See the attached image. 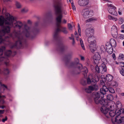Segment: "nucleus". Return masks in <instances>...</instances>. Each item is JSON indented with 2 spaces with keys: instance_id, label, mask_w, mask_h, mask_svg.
<instances>
[{
  "instance_id": "obj_1",
  "label": "nucleus",
  "mask_w": 124,
  "mask_h": 124,
  "mask_svg": "<svg viewBox=\"0 0 124 124\" xmlns=\"http://www.w3.org/2000/svg\"><path fill=\"white\" fill-rule=\"evenodd\" d=\"M39 22H37L35 23V26L31 30V28L26 24L24 26V30L23 32L21 33L19 31L14 30L12 33L10 34L9 37L4 36L6 33L9 32L10 31V28L8 26L5 27H1L2 30H0V43H3L5 45H7L9 42V37L16 38L18 39L15 44L13 45L12 48H19L23 47L26 45V40L23 36L24 34L25 36L30 39H34L36 34L39 31V30L37 26Z\"/></svg>"
},
{
  "instance_id": "obj_2",
  "label": "nucleus",
  "mask_w": 124,
  "mask_h": 124,
  "mask_svg": "<svg viewBox=\"0 0 124 124\" xmlns=\"http://www.w3.org/2000/svg\"><path fill=\"white\" fill-rule=\"evenodd\" d=\"M5 20L2 16H0V26L1 27H5L7 26L10 28L20 29L23 25L22 23L20 21H16L14 17L8 13H5Z\"/></svg>"
},
{
  "instance_id": "obj_3",
  "label": "nucleus",
  "mask_w": 124,
  "mask_h": 124,
  "mask_svg": "<svg viewBox=\"0 0 124 124\" xmlns=\"http://www.w3.org/2000/svg\"><path fill=\"white\" fill-rule=\"evenodd\" d=\"M108 91L112 93H114L115 92L114 90L112 88L108 87L107 88L106 86H103L100 89L99 92L94 93V101L95 103L96 104L100 103V104H106V102H108L106 100L103 99L99 100V99L100 97H101V98H103L104 95L105 94L106 92Z\"/></svg>"
},
{
  "instance_id": "obj_4",
  "label": "nucleus",
  "mask_w": 124,
  "mask_h": 124,
  "mask_svg": "<svg viewBox=\"0 0 124 124\" xmlns=\"http://www.w3.org/2000/svg\"><path fill=\"white\" fill-rule=\"evenodd\" d=\"M69 64V67L73 69L71 72L72 74H79L80 70L82 69V74L84 75L85 78L87 76V73L88 72L87 68L84 67L82 68V65L79 63V60L78 58H75L74 62H70Z\"/></svg>"
},
{
  "instance_id": "obj_5",
  "label": "nucleus",
  "mask_w": 124,
  "mask_h": 124,
  "mask_svg": "<svg viewBox=\"0 0 124 124\" xmlns=\"http://www.w3.org/2000/svg\"><path fill=\"white\" fill-rule=\"evenodd\" d=\"M53 4L55 14L57 16L55 19L56 22L61 23L62 14L66 15L67 14L66 11L62 9L63 3L58 0H54Z\"/></svg>"
},
{
  "instance_id": "obj_6",
  "label": "nucleus",
  "mask_w": 124,
  "mask_h": 124,
  "mask_svg": "<svg viewBox=\"0 0 124 124\" xmlns=\"http://www.w3.org/2000/svg\"><path fill=\"white\" fill-rule=\"evenodd\" d=\"M111 103L112 102H106V104H101L102 106L100 108V110L101 112L105 114L108 113L109 110H110V111L109 112V115L111 117H113L115 115L117 116V114L116 112V110L115 109L113 110V108H112Z\"/></svg>"
},
{
  "instance_id": "obj_7",
  "label": "nucleus",
  "mask_w": 124,
  "mask_h": 124,
  "mask_svg": "<svg viewBox=\"0 0 124 124\" xmlns=\"http://www.w3.org/2000/svg\"><path fill=\"white\" fill-rule=\"evenodd\" d=\"M5 47L4 46H1L0 48V65L1 64L0 63L2 61H4L5 65L8 66V57L11 55L12 52L10 50L6 51L5 53L4 56H2L3 51L5 50ZM1 71L0 69V74L1 73Z\"/></svg>"
},
{
  "instance_id": "obj_8",
  "label": "nucleus",
  "mask_w": 124,
  "mask_h": 124,
  "mask_svg": "<svg viewBox=\"0 0 124 124\" xmlns=\"http://www.w3.org/2000/svg\"><path fill=\"white\" fill-rule=\"evenodd\" d=\"M56 22V28L54 35V38L55 40L58 41L60 39V38L58 35L59 33L62 32L65 34H67L68 33V31L66 28L60 26L61 23Z\"/></svg>"
},
{
  "instance_id": "obj_9",
  "label": "nucleus",
  "mask_w": 124,
  "mask_h": 124,
  "mask_svg": "<svg viewBox=\"0 0 124 124\" xmlns=\"http://www.w3.org/2000/svg\"><path fill=\"white\" fill-rule=\"evenodd\" d=\"M92 75L90 74L88 78H87V84H94L93 85H91L93 91H97L98 90V86L96 84L97 82L99 80V78L97 75H95L94 78H93Z\"/></svg>"
},
{
  "instance_id": "obj_10",
  "label": "nucleus",
  "mask_w": 124,
  "mask_h": 124,
  "mask_svg": "<svg viewBox=\"0 0 124 124\" xmlns=\"http://www.w3.org/2000/svg\"><path fill=\"white\" fill-rule=\"evenodd\" d=\"M110 102H111L110 101ZM112 102L111 105H112V108H113V110L115 109L116 110V112L118 115H119L121 114L124 113V109H122V106L121 103L119 101H117L116 102V105L114 103H112Z\"/></svg>"
},
{
  "instance_id": "obj_11",
  "label": "nucleus",
  "mask_w": 124,
  "mask_h": 124,
  "mask_svg": "<svg viewBox=\"0 0 124 124\" xmlns=\"http://www.w3.org/2000/svg\"><path fill=\"white\" fill-rule=\"evenodd\" d=\"M94 39L93 36L88 37L87 39L88 42L90 44L89 45L90 49L92 52L95 51L96 45V41Z\"/></svg>"
},
{
  "instance_id": "obj_12",
  "label": "nucleus",
  "mask_w": 124,
  "mask_h": 124,
  "mask_svg": "<svg viewBox=\"0 0 124 124\" xmlns=\"http://www.w3.org/2000/svg\"><path fill=\"white\" fill-rule=\"evenodd\" d=\"M95 70L97 73L103 74L106 71V66L105 65L103 64H102L99 67L96 65L95 66Z\"/></svg>"
},
{
  "instance_id": "obj_13",
  "label": "nucleus",
  "mask_w": 124,
  "mask_h": 124,
  "mask_svg": "<svg viewBox=\"0 0 124 124\" xmlns=\"http://www.w3.org/2000/svg\"><path fill=\"white\" fill-rule=\"evenodd\" d=\"M112 123L114 124H117L123 122L124 124V117H121L120 115L116 116L115 120L112 119Z\"/></svg>"
},
{
  "instance_id": "obj_14",
  "label": "nucleus",
  "mask_w": 124,
  "mask_h": 124,
  "mask_svg": "<svg viewBox=\"0 0 124 124\" xmlns=\"http://www.w3.org/2000/svg\"><path fill=\"white\" fill-rule=\"evenodd\" d=\"M82 11L83 16L85 18H88L89 17H91L93 15V11H89V9L87 8L83 9Z\"/></svg>"
},
{
  "instance_id": "obj_15",
  "label": "nucleus",
  "mask_w": 124,
  "mask_h": 124,
  "mask_svg": "<svg viewBox=\"0 0 124 124\" xmlns=\"http://www.w3.org/2000/svg\"><path fill=\"white\" fill-rule=\"evenodd\" d=\"M111 33L113 37L115 38H117V31L116 27L113 25L111 30Z\"/></svg>"
},
{
  "instance_id": "obj_16",
  "label": "nucleus",
  "mask_w": 124,
  "mask_h": 124,
  "mask_svg": "<svg viewBox=\"0 0 124 124\" xmlns=\"http://www.w3.org/2000/svg\"><path fill=\"white\" fill-rule=\"evenodd\" d=\"M93 29L91 28H86L85 31V34L87 37H90L93 35L94 33Z\"/></svg>"
},
{
  "instance_id": "obj_17",
  "label": "nucleus",
  "mask_w": 124,
  "mask_h": 124,
  "mask_svg": "<svg viewBox=\"0 0 124 124\" xmlns=\"http://www.w3.org/2000/svg\"><path fill=\"white\" fill-rule=\"evenodd\" d=\"M94 61L96 64H98L99 63V61L101 59V56L100 54L98 52H96L93 56Z\"/></svg>"
},
{
  "instance_id": "obj_18",
  "label": "nucleus",
  "mask_w": 124,
  "mask_h": 124,
  "mask_svg": "<svg viewBox=\"0 0 124 124\" xmlns=\"http://www.w3.org/2000/svg\"><path fill=\"white\" fill-rule=\"evenodd\" d=\"M78 5L81 6H84L88 4V0H78Z\"/></svg>"
},
{
  "instance_id": "obj_19",
  "label": "nucleus",
  "mask_w": 124,
  "mask_h": 124,
  "mask_svg": "<svg viewBox=\"0 0 124 124\" xmlns=\"http://www.w3.org/2000/svg\"><path fill=\"white\" fill-rule=\"evenodd\" d=\"M64 49V46L62 43H58L56 47V50L58 51H62Z\"/></svg>"
},
{
  "instance_id": "obj_20",
  "label": "nucleus",
  "mask_w": 124,
  "mask_h": 124,
  "mask_svg": "<svg viewBox=\"0 0 124 124\" xmlns=\"http://www.w3.org/2000/svg\"><path fill=\"white\" fill-rule=\"evenodd\" d=\"M116 9V8H110L108 9V11L110 14L116 16L117 15V13L115 10Z\"/></svg>"
},
{
  "instance_id": "obj_21",
  "label": "nucleus",
  "mask_w": 124,
  "mask_h": 124,
  "mask_svg": "<svg viewBox=\"0 0 124 124\" xmlns=\"http://www.w3.org/2000/svg\"><path fill=\"white\" fill-rule=\"evenodd\" d=\"M109 44L114 47H115L116 45V40L113 39H110Z\"/></svg>"
},
{
  "instance_id": "obj_22",
  "label": "nucleus",
  "mask_w": 124,
  "mask_h": 124,
  "mask_svg": "<svg viewBox=\"0 0 124 124\" xmlns=\"http://www.w3.org/2000/svg\"><path fill=\"white\" fill-rule=\"evenodd\" d=\"M84 89L85 91L88 93H90L93 91L91 86H89L88 87L85 88Z\"/></svg>"
},
{
  "instance_id": "obj_23",
  "label": "nucleus",
  "mask_w": 124,
  "mask_h": 124,
  "mask_svg": "<svg viewBox=\"0 0 124 124\" xmlns=\"http://www.w3.org/2000/svg\"><path fill=\"white\" fill-rule=\"evenodd\" d=\"M106 78L107 81L109 82H110L113 80V77L111 75L108 74L106 75Z\"/></svg>"
},
{
  "instance_id": "obj_24",
  "label": "nucleus",
  "mask_w": 124,
  "mask_h": 124,
  "mask_svg": "<svg viewBox=\"0 0 124 124\" xmlns=\"http://www.w3.org/2000/svg\"><path fill=\"white\" fill-rule=\"evenodd\" d=\"M97 20V19L96 18H95L93 17H92L86 20L85 22L86 23L90 22L93 21H96Z\"/></svg>"
},
{
  "instance_id": "obj_25",
  "label": "nucleus",
  "mask_w": 124,
  "mask_h": 124,
  "mask_svg": "<svg viewBox=\"0 0 124 124\" xmlns=\"http://www.w3.org/2000/svg\"><path fill=\"white\" fill-rule=\"evenodd\" d=\"M0 90L1 91V89L2 88L3 89V91H4L5 89H7V86L6 85L3 84H2L0 82Z\"/></svg>"
},
{
  "instance_id": "obj_26",
  "label": "nucleus",
  "mask_w": 124,
  "mask_h": 124,
  "mask_svg": "<svg viewBox=\"0 0 124 124\" xmlns=\"http://www.w3.org/2000/svg\"><path fill=\"white\" fill-rule=\"evenodd\" d=\"M87 79L86 80L84 78L82 79L81 81V84L83 85H85L87 83Z\"/></svg>"
},
{
  "instance_id": "obj_27",
  "label": "nucleus",
  "mask_w": 124,
  "mask_h": 124,
  "mask_svg": "<svg viewBox=\"0 0 124 124\" xmlns=\"http://www.w3.org/2000/svg\"><path fill=\"white\" fill-rule=\"evenodd\" d=\"M107 100L109 101H112L113 99V96L110 94L107 95Z\"/></svg>"
},
{
  "instance_id": "obj_28",
  "label": "nucleus",
  "mask_w": 124,
  "mask_h": 124,
  "mask_svg": "<svg viewBox=\"0 0 124 124\" xmlns=\"http://www.w3.org/2000/svg\"><path fill=\"white\" fill-rule=\"evenodd\" d=\"M108 17L110 20H113L115 21H116L117 20V18H114L110 15H108Z\"/></svg>"
},
{
  "instance_id": "obj_29",
  "label": "nucleus",
  "mask_w": 124,
  "mask_h": 124,
  "mask_svg": "<svg viewBox=\"0 0 124 124\" xmlns=\"http://www.w3.org/2000/svg\"><path fill=\"white\" fill-rule=\"evenodd\" d=\"M79 40L80 43L82 48L83 50H85V49L82 39H81L80 38Z\"/></svg>"
},
{
  "instance_id": "obj_30",
  "label": "nucleus",
  "mask_w": 124,
  "mask_h": 124,
  "mask_svg": "<svg viewBox=\"0 0 124 124\" xmlns=\"http://www.w3.org/2000/svg\"><path fill=\"white\" fill-rule=\"evenodd\" d=\"M106 50L112 48V47H113L111 45H110L109 43H108L106 44Z\"/></svg>"
},
{
  "instance_id": "obj_31",
  "label": "nucleus",
  "mask_w": 124,
  "mask_h": 124,
  "mask_svg": "<svg viewBox=\"0 0 124 124\" xmlns=\"http://www.w3.org/2000/svg\"><path fill=\"white\" fill-rule=\"evenodd\" d=\"M4 71V73L6 75L8 74L9 73V70L7 68L5 69Z\"/></svg>"
},
{
  "instance_id": "obj_32",
  "label": "nucleus",
  "mask_w": 124,
  "mask_h": 124,
  "mask_svg": "<svg viewBox=\"0 0 124 124\" xmlns=\"http://www.w3.org/2000/svg\"><path fill=\"white\" fill-rule=\"evenodd\" d=\"M16 6L18 8H21V5L20 4L19 2H16Z\"/></svg>"
},
{
  "instance_id": "obj_33",
  "label": "nucleus",
  "mask_w": 124,
  "mask_h": 124,
  "mask_svg": "<svg viewBox=\"0 0 124 124\" xmlns=\"http://www.w3.org/2000/svg\"><path fill=\"white\" fill-rule=\"evenodd\" d=\"M106 50L108 54H110L112 53L113 51V48L108 49H107Z\"/></svg>"
},
{
  "instance_id": "obj_34",
  "label": "nucleus",
  "mask_w": 124,
  "mask_h": 124,
  "mask_svg": "<svg viewBox=\"0 0 124 124\" xmlns=\"http://www.w3.org/2000/svg\"><path fill=\"white\" fill-rule=\"evenodd\" d=\"M124 20L122 18H120L119 19V23L120 24H122L124 22Z\"/></svg>"
},
{
  "instance_id": "obj_35",
  "label": "nucleus",
  "mask_w": 124,
  "mask_h": 124,
  "mask_svg": "<svg viewBox=\"0 0 124 124\" xmlns=\"http://www.w3.org/2000/svg\"><path fill=\"white\" fill-rule=\"evenodd\" d=\"M78 31L79 35L80 36H81L80 28L79 24L78 23Z\"/></svg>"
},
{
  "instance_id": "obj_36",
  "label": "nucleus",
  "mask_w": 124,
  "mask_h": 124,
  "mask_svg": "<svg viewBox=\"0 0 124 124\" xmlns=\"http://www.w3.org/2000/svg\"><path fill=\"white\" fill-rule=\"evenodd\" d=\"M118 36L119 38L121 39H124V35L123 34H119L118 35Z\"/></svg>"
},
{
  "instance_id": "obj_37",
  "label": "nucleus",
  "mask_w": 124,
  "mask_h": 124,
  "mask_svg": "<svg viewBox=\"0 0 124 124\" xmlns=\"http://www.w3.org/2000/svg\"><path fill=\"white\" fill-rule=\"evenodd\" d=\"M120 72L121 74L123 76H124V69L122 68L120 70Z\"/></svg>"
},
{
  "instance_id": "obj_38",
  "label": "nucleus",
  "mask_w": 124,
  "mask_h": 124,
  "mask_svg": "<svg viewBox=\"0 0 124 124\" xmlns=\"http://www.w3.org/2000/svg\"><path fill=\"white\" fill-rule=\"evenodd\" d=\"M116 82L115 81H112L111 83V85L113 86H116Z\"/></svg>"
},
{
  "instance_id": "obj_39",
  "label": "nucleus",
  "mask_w": 124,
  "mask_h": 124,
  "mask_svg": "<svg viewBox=\"0 0 124 124\" xmlns=\"http://www.w3.org/2000/svg\"><path fill=\"white\" fill-rule=\"evenodd\" d=\"M72 53H71L69 54L66 56V57L68 58H70L72 57Z\"/></svg>"
},
{
  "instance_id": "obj_40",
  "label": "nucleus",
  "mask_w": 124,
  "mask_h": 124,
  "mask_svg": "<svg viewBox=\"0 0 124 124\" xmlns=\"http://www.w3.org/2000/svg\"><path fill=\"white\" fill-rule=\"evenodd\" d=\"M5 101L3 99H1L0 100V103L3 105L5 103Z\"/></svg>"
},
{
  "instance_id": "obj_41",
  "label": "nucleus",
  "mask_w": 124,
  "mask_h": 124,
  "mask_svg": "<svg viewBox=\"0 0 124 124\" xmlns=\"http://www.w3.org/2000/svg\"><path fill=\"white\" fill-rule=\"evenodd\" d=\"M28 11V9L27 8H23L22 9L21 11L22 13H25Z\"/></svg>"
},
{
  "instance_id": "obj_42",
  "label": "nucleus",
  "mask_w": 124,
  "mask_h": 124,
  "mask_svg": "<svg viewBox=\"0 0 124 124\" xmlns=\"http://www.w3.org/2000/svg\"><path fill=\"white\" fill-rule=\"evenodd\" d=\"M68 26L69 29L72 30V26L70 23H69L68 25Z\"/></svg>"
},
{
  "instance_id": "obj_43",
  "label": "nucleus",
  "mask_w": 124,
  "mask_h": 124,
  "mask_svg": "<svg viewBox=\"0 0 124 124\" xmlns=\"http://www.w3.org/2000/svg\"><path fill=\"white\" fill-rule=\"evenodd\" d=\"M6 8L5 7H4L2 10V13L3 14H5V13H6Z\"/></svg>"
},
{
  "instance_id": "obj_44",
  "label": "nucleus",
  "mask_w": 124,
  "mask_h": 124,
  "mask_svg": "<svg viewBox=\"0 0 124 124\" xmlns=\"http://www.w3.org/2000/svg\"><path fill=\"white\" fill-rule=\"evenodd\" d=\"M119 57L120 58H121L123 60H124V55L121 54V55H120Z\"/></svg>"
},
{
  "instance_id": "obj_45",
  "label": "nucleus",
  "mask_w": 124,
  "mask_h": 124,
  "mask_svg": "<svg viewBox=\"0 0 124 124\" xmlns=\"http://www.w3.org/2000/svg\"><path fill=\"white\" fill-rule=\"evenodd\" d=\"M7 116H6L5 117V118H3L2 119V121L3 122H5V121L7 120Z\"/></svg>"
},
{
  "instance_id": "obj_46",
  "label": "nucleus",
  "mask_w": 124,
  "mask_h": 124,
  "mask_svg": "<svg viewBox=\"0 0 124 124\" xmlns=\"http://www.w3.org/2000/svg\"><path fill=\"white\" fill-rule=\"evenodd\" d=\"M108 7H111L112 8H116L114 6L112 5V4H110L109 5H108Z\"/></svg>"
},
{
  "instance_id": "obj_47",
  "label": "nucleus",
  "mask_w": 124,
  "mask_h": 124,
  "mask_svg": "<svg viewBox=\"0 0 124 124\" xmlns=\"http://www.w3.org/2000/svg\"><path fill=\"white\" fill-rule=\"evenodd\" d=\"M5 110H0V115L3 114Z\"/></svg>"
},
{
  "instance_id": "obj_48",
  "label": "nucleus",
  "mask_w": 124,
  "mask_h": 124,
  "mask_svg": "<svg viewBox=\"0 0 124 124\" xmlns=\"http://www.w3.org/2000/svg\"><path fill=\"white\" fill-rule=\"evenodd\" d=\"M101 50H102V51H104L105 50V48L104 46H101Z\"/></svg>"
},
{
  "instance_id": "obj_49",
  "label": "nucleus",
  "mask_w": 124,
  "mask_h": 124,
  "mask_svg": "<svg viewBox=\"0 0 124 124\" xmlns=\"http://www.w3.org/2000/svg\"><path fill=\"white\" fill-rule=\"evenodd\" d=\"M75 43V41L74 39H73V40H72V45L73 46H74Z\"/></svg>"
},
{
  "instance_id": "obj_50",
  "label": "nucleus",
  "mask_w": 124,
  "mask_h": 124,
  "mask_svg": "<svg viewBox=\"0 0 124 124\" xmlns=\"http://www.w3.org/2000/svg\"><path fill=\"white\" fill-rule=\"evenodd\" d=\"M75 37L76 38V40L78 41L79 40V38L78 37V34L77 35H75Z\"/></svg>"
},
{
  "instance_id": "obj_51",
  "label": "nucleus",
  "mask_w": 124,
  "mask_h": 124,
  "mask_svg": "<svg viewBox=\"0 0 124 124\" xmlns=\"http://www.w3.org/2000/svg\"><path fill=\"white\" fill-rule=\"evenodd\" d=\"M71 4H72V7H73V9H76V8H75V6H74L73 5V3H71Z\"/></svg>"
},
{
  "instance_id": "obj_52",
  "label": "nucleus",
  "mask_w": 124,
  "mask_h": 124,
  "mask_svg": "<svg viewBox=\"0 0 124 124\" xmlns=\"http://www.w3.org/2000/svg\"><path fill=\"white\" fill-rule=\"evenodd\" d=\"M67 21L65 19H63V20L62 23H66Z\"/></svg>"
},
{
  "instance_id": "obj_53",
  "label": "nucleus",
  "mask_w": 124,
  "mask_h": 124,
  "mask_svg": "<svg viewBox=\"0 0 124 124\" xmlns=\"http://www.w3.org/2000/svg\"><path fill=\"white\" fill-rule=\"evenodd\" d=\"M6 106H0V108L1 109H4L5 107Z\"/></svg>"
},
{
  "instance_id": "obj_54",
  "label": "nucleus",
  "mask_w": 124,
  "mask_h": 124,
  "mask_svg": "<svg viewBox=\"0 0 124 124\" xmlns=\"http://www.w3.org/2000/svg\"><path fill=\"white\" fill-rule=\"evenodd\" d=\"M81 60H84V58L83 56H81Z\"/></svg>"
},
{
  "instance_id": "obj_55",
  "label": "nucleus",
  "mask_w": 124,
  "mask_h": 124,
  "mask_svg": "<svg viewBox=\"0 0 124 124\" xmlns=\"http://www.w3.org/2000/svg\"><path fill=\"white\" fill-rule=\"evenodd\" d=\"M112 57H113V58L114 59H115V55L114 53H113L112 54Z\"/></svg>"
},
{
  "instance_id": "obj_56",
  "label": "nucleus",
  "mask_w": 124,
  "mask_h": 124,
  "mask_svg": "<svg viewBox=\"0 0 124 124\" xmlns=\"http://www.w3.org/2000/svg\"><path fill=\"white\" fill-rule=\"evenodd\" d=\"M121 27L122 29H124V24L122 25L121 26Z\"/></svg>"
},
{
  "instance_id": "obj_57",
  "label": "nucleus",
  "mask_w": 124,
  "mask_h": 124,
  "mask_svg": "<svg viewBox=\"0 0 124 124\" xmlns=\"http://www.w3.org/2000/svg\"><path fill=\"white\" fill-rule=\"evenodd\" d=\"M121 63L122 64H123V66H122L124 68H122L124 69V62H122Z\"/></svg>"
},
{
  "instance_id": "obj_58",
  "label": "nucleus",
  "mask_w": 124,
  "mask_h": 124,
  "mask_svg": "<svg viewBox=\"0 0 124 124\" xmlns=\"http://www.w3.org/2000/svg\"><path fill=\"white\" fill-rule=\"evenodd\" d=\"M71 37L73 39H74V35L73 34H72L71 35Z\"/></svg>"
},
{
  "instance_id": "obj_59",
  "label": "nucleus",
  "mask_w": 124,
  "mask_h": 124,
  "mask_svg": "<svg viewBox=\"0 0 124 124\" xmlns=\"http://www.w3.org/2000/svg\"><path fill=\"white\" fill-rule=\"evenodd\" d=\"M74 34L75 35H77L78 34L77 32L76 31H75V32Z\"/></svg>"
},
{
  "instance_id": "obj_60",
  "label": "nucleus",
  "mask_w": 124,
  "mask_h": 124,
  "mask_svg": "<svg viewBox=\"0 0 124 124\" xmlns=\"http://www.w3.org/2000/svg\"><path fill=\"white\" fill-rule=\"evenodd\" d=\"M1 98H6V97L5 95L1 96Z\"/></svg>"
},
{
  "instance_id": "obj_61",
  "label": "nucleus",
  "mask_w": 124,
  "mask_h": 124,
  "mask_svg": "<svg viewBox=\"0 0 124 124\" xmlns=\"http://www.w3.org/2000/svg\"><path fill=\"white\" fill-rule=\"evenodd\" d=\"M28 23H31V21L29 20L28 21Z\"/></svg>"
},
{
  "instance_id": "obj_62",
  "label": "nucleus",
  "mask_w": 124,
  "mask_h": 124,
  "mask_svg": "<svg viewBox=\"0 0 124 124\" xmlns=\"http://www.w3.org/2000/svg\"><path fill=\"white\" fill-rule=\"evenodd\" d=\"M69 38L70 39H72V40H73V39L71 37H69Z\"/></svg>"
},
{
  "instance_id": "obj_63",
  "label": "nucleus",
  "mask_w": 124,
  "mask_h": 124,
  "mask_svg": "<svg viewBox=\"0 0 124 124\" xmlns=\"http://www.w3.org/2000/svg\"><path fill=\"white\" fill-rule=\"evenodd\" d=\"M118 13L120 15H121L122 14V13L119 11L118 12Z\"/></svg>"
},
{
  "instance_id": "obj_64",
  "label": "nucleus",
  "mask_w": 124,
  "mask_h": 124,
  "mask_svg": "<svg viewBox=\"0 0 124 124\" xmlns=\"http://www.w3.org/2000/svg\"><path fill=\"white\" fill-rule=\"evenodd\" d=\"M121 32H122L124 33V30H122L121 31Z\"/></svg>"
}]
</instances>
